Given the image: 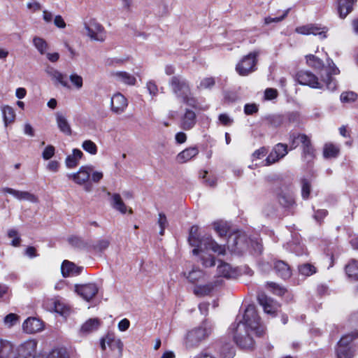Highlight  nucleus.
I'll use <instances>...</instances> for the list:
<instances>
[{"label": "nucleus", "mask_w": 358, "mask_h": 358, "mask_svg": "<svg viewBox=\"0 0 358 358\" xmlns=\"http://www.w3.org/2000/svg\"><path fill=\"white\" fill-rule=\"evenodd\" d=\"M230 330L233 333L234 340L242 348H252L254 341L251 336L253 333L258 336L264 334V327L260 323L255 306L248 305L242 319L236 324H232Z\"/></svg>", "instance_id": "obj_1"}, {"label": "nucleus", "mask_w": 358, "mask_h": 358, "mask_svg": "<svg viewBox=\"0 0 358 358\" xmlns=\"http://www.w3.org/2000/svg\"><path fill=\"white\" fill-rule=\"evenodd\" d=\"M198 227L193 226L191 227L189 236V244L194 247L192 253L194 255H199L202 264L206 267H210L215 265V258L213 255H208V252L211 250L217 255H224L226 248L224 245H219L211 236L199 238Z\"/></svg>", "instance_id": "obj_2"}, {"label": "nucleus", "mask_w": 358, "mask_h": 358, "mask_svg": "<svg viewBox=\"0 0 358 358\" xmlns=\"http://www.w3.org/2000/svg\"><path fill=\"white\" fill-rule=\"evenodd\" d=\"M227 243L228 248L237 253H242L249 249L253 255H259L263 251L261 239L258 237L248 239L244 233H235L229 236Z\"/></svg>", "instance_id": "obj_3"}, {"label": "nucleus", "mask_w": 358, "mask_h": 358, "mask_svg": "<svg viewBox=\"0 0 358 358\" xmlns=\"http://www.w3.org/2000/svg\"><path fill=\"white\" fill-rule=\"evenodd\" d=\"M173 93L182 103L195 109L198 108V100L191 92L188 81L180 76H173L169 80Z\"/></svg>", "instance_id": "obj_4"}, {"label": "nucleus", "mask_w": 358, "mask_h": 358, "mask_svg": "<svg viewBox=\"0 0 358 358\" xmlns=\"http://www.w3.org/2000/svg\"><path fill=\"white\" fill-rule=\"evenodd\" d=\"M212 327L210 324L203 322L199 327L189 331L186 336L185 344L187 348H194L209 336Z\"/></svg>", "instance_id": "obj_5"}, {"label": "nucleus", "mask_w": 358, "mask_h": 358, "mask_svg": "<svg viewBox=\"0 0 358 358\" xmlns=\"http://www.w3.org/2000/svg\"><path fill=\"white\" fill-rule=\"evenodd\" d=\"M259 50H255L244 56L236 64V71L238 75L246 76L257 69V57Z\"/></svg>", "instance_id": "obj_6"}, {"label": "nucleus", "mask_w": 358, "mask_h": 358, "mask_svg": "<svg viewBox=\"0 0 358 358\" xmlns=\"http://www.w3.org/2000/svg\"><path fill=\"white\" fill-rule=\"evenodd\" d=\"M84 29L87 36L92 41L103 42L106 38V31L104 27L94 19L85 22Z\"/></svg>", "instance_id": "obj_7"}, {"label": "nucleus", "mask_w": 358, "mask_h": 358, "mask_svg": "<svg viewBox=\"0 0 358 358\" xmlns=\"http://www.w3.org/2000/svg\"><path fill=\"white\" fill-rule=\"evenodd\" d=\"M292 141V148H295L298 146L300 141L303 145V157L307 162H311L315 157V150L311 145L310 140L305 134H292L290 136Z\"/></svg>", "instance_id": "obj_8"}, {"label": "nucleus", "mask_w": 358, "mask_h": 358, "mask_svg": "<svg viewBox=\"0 0 358 358\" xmlns=\"http://www.w3.org/2000/svg\"><path fill=\"white\" fill-rule=\"evenodd\" d=\"M296 80L301 85H307L312 88L322 89L323 84L318 78L308 71H300L296 73Z\"/></svg>", "instance_id": "obj_9"}, {"label": "nucleus", "mask_w": 358, "mask_h": 358, "mask_svg": "<svg viewBox=\"0 0 358 358\" xmlns=\"http://www.w3.org/2000/svg\"><path fill=\"white\" fill-rule=\"evenodd\" d=\"M92 171L93 166L92 165L82 166L76 173H68L66 176L75 183L83 185L89 182Z\"/></svg>", "instance_id": "obj_10"}, {"label": "nucleus", "mask_w": 358, "mask_h": 358, "mask_svg": "<svg viewBox=\"0 0 358 358\" xmlns=\"http://www.w3.org/2000/svg\"><path fill=\"white\" fill-rule=\"evenodd\" d=\"M197 122L196 113L189 108H185L179 116L178 126L188 131L194 127Z\"/></svg>", "instance_id": "obj_11"}, {"label": "nucleus", "mask_w": 358, "mask_h": 358, "mask_svg": "<svg viewBox=\"0 0 358 358\" xmlns=\"http://www.w3.org/2000/svg\"><path fill=\"white\" fill-rule=\"evenodd\" d=\"M100 344L102 350H106V344H107L111 350H117L119 356H122L123 343L120 338H117L114 334H108L105 338H101Z\"/></svg>", "instance_id": "obj_12"}, {"label": "nucleus", "mask_w": 358, "mask_h": 358, "mask_svg": "<svg viewBox=\"0 0 358 358\" xmlns=\"http://www.w3.org/2000/svg\"><path fill=\"white\" fill-rule=\"evenodd\" d=\"M327 28L325 27H321L317 24H306L296 28L295 31L296 33L303 35H318L321 38H327L326 33L327 32Z\"/></svg>", "instance_id": "obj_13"}, {"label": "nucleus", "mask_w": 358, "mask_h": 358, "mask_svg": "<svg viewBox=\"0 0 358 358\" xmlns=\"http://www.w3.org/2000/svg\"><path fill=\"white\" fill-rule=\"evenodd\" d=\"M75 291L83 299L89 301L93 299L98 292V287L94 283L76 285Z\"/></svg>", "instance_id": "obj_14"}, {"label": "nucleus", "mask_w": 358, "mask_h": 358, "mask_svg": "<svg viewBox=\"0 0 358 358\" xmlns=\"http://www.w3.org/2000/svg\"><path fill=\"white\" fill-rule=\"evenodd\" d=\"M287 154V145L283 143H278L274 146L267 158L266 159V165H271L280 159L283 158Z\"/></svg>", "instance_id": "obj_15"}, {"label": "nucleus", "mask_w": 358, "mask_h": 358, "mask_svg": "<svg viewBox=\"0 0 358 358\" xmlns=\"http://www.w3.org/2000/svg\"><path fill=\"white\" fill-rule=\"evenodd\" d=\"M259 304L263 307L264 311L274 317L278 308L276 301L268 297L264 294H259L257 296Z\"/></svg>", "instance_id": "obj_16"}, {"label": "nucleus", "mask_w": 358, "mask_h": 358, "mask_svg": "<svg viewBox=\"0 0 358 358\" xmlns=\"http://www.w3.org/2000/svg\"><path fill=\"white\" fill-rule=\"evenodd\" d=\"M111 110L116 114L122 113L128 106L127 99L120 93L115 94L110 101Z\"/></svg>", "instance_id": "obj_17"}, {"label": "nucleus", "mask_w": 358, "mask_h": 358, "mask_svg": "<svg viewBox=\"0 0 358 358\" xmlns=\"http://www.w3.org/2000/svg\"><path fill=\"white\" fill-rule=\"evenodd\" d=\"M2 192L4 193L10 194L13 197L20 201L24 200L31 203H37L38 201L36 196L29 192L20 191L10 187L3 188Z\"/></svg>", "instance_id": "obj_18"}, {"label": "nucleus", "mask_w": 358, "mask_h": 358, "mask_svg": "<svg viewBox=\"0 0 358 358\" xmlns=\"http://www.w3.org/2000/svg\"><path fill=\"white\" fill-rule=\"evenodd\" d=\"M24 331L27 334H34L43 329L42 321L36 317L27 318L22 324Z\"/></svg>", "instance_id": "obj_19"}, {"label": "nucleus", "mask_w": 358, "mask_h": 358, "mask_svg": "<svg viewBox=\"0 0 358 358\" xmlns=\"http://www.w3.org/2000/svg\"><path fill=\"white\" fill-rule=\"evenodd\" d=\"M273 268L276 274L284 280L289 278L292 275V270L289 265L284 261H275L274 262Z\"/></svg>", "instance_id": "obj_20"}, {"label": "nucleus", "mask_w": 358, "mask_h": 358, "mask_svg": "<svg viewBox=\"0 0 358 358\" xmlns=\"http://www.w3.org/2000/svg\"><path fill=\"white\" fill-rule=\"evenodd\" d=\"M82 270L83 267H78L68 260H64L61 266L62 275L65 278L79 275Z\"/></svg>", "instance_id": "obj_21"}, {"label": "nucleus", "mask_w": 358, "mask_h": 358, "mask_svg": "<svg viewBox=\"0 0 358 358\" xmlns=\"http://www.w3.org/2000/svg\"><path fill=\"white\" fill-rule=\"evenodd\" d=\"M108 195L110 196V203L112 208L122 214H125L127 211V207L122 201L119 194H110L108 192Z\"/></svg>", "instance_id": "obj_22"}, {"label": "nucleus", "mask_w": 358, "mask_h": 358, "mask_svg": "<svg viewBox=\"0 0 358 358\" xmlns=\"http://www.w3.org/2000/svg\"><path fill=\"white\" fill-rule=\"evenodd\" d=\"M112 76L116 80V81L125 85H134L136 83V78L135 76L126 71L113 72Z\"/></svg>", "instance_id": "obj_23"}, {"label": "nucleus", "mask_w": 358, "mask_h": 358, "mask_svg": "<svg viewBox=\"0 0 358 358\" xmlns=\"http://www.w3.org/2000/svg\"><path fill=\"white\" fill-rule=\"evenodd\" d=\"M83 156V152L77 148L72 150V154L65 159V165L68 169H73L79 164V161Z\"/></svg>", "instance_id": "obj_24"}, {"label": "nucleus", "mask_w": 358, "mask_h": 358, "mask_svg": "<svg viewBox=\"0 0 358 358\" xmlns=\"http://www.w3.org/2000/svg\"><path fill=\"white\" fill-rule=\"evenodd\" d=\"M56 122L59 131L66 136H71L72 130L66 117L61 113H56Z\"/></svg>", "instance_id": "obj_25"}, {"label": "nucleus", "mask_w": 358, "mask_h": 358, "mask_svg": "<svg viewBox=\"0 0 358 358\" xmlns=\"http://www.w3.org/2000/svg\"><path fill=\"white\" fill-rule=\"evenodd\" d=\"M357 0H338V13L339 17L342 19L345 18L353 8V6Z\"/></svg>", "instance_id": "obj_26"}, {"label": "nucleus", "mask_w": 358, "mask_h": 358, "mask_svg": "<svg viewBox=\"0 0 358 358\" xmlns=\"http://www.w3.org/2000/svg\"><path fill=\"white\" fill-rule=\"evenodd\" d=\"M199 154L197 147H189L180 152L176 157V159L179 163H185Z\"/></svg>", "instance_id": "obj_27"}, {"label": "nucleus", "mask_w": 358, "mask_h": 358, "mask_svg": "<svg viewBox=\"0 0 358 358\" xmlns=\"http://www.w3.org/2000/svg\"><path fill=\"white\" fill-rule=\"evenodd\" d=\"M45 72L52 78V80L61 84L63 87H69L66 77L64 74L50 66H48L46 69Z\"/></svg>", "instance_id": "obj_28"}, {"label": "nucleus", "mask_w": 358, "mask_h": 358, "mask_svg": "<svg viewBox=\"0 0 358 358\" xmlns=\"http://www.w3.org/2000/svg\"><path fill=\"white\" fill-rule=\"evenodd\" d=\"M5 127L13 123L15 120V112L13 107L8 105H2L0 106Z\"/></svg>", "instance_id": "obj_29"}, {"label": "nucleus", "mask_w": 358, "mask_h": 358, "mask_svg": "<svg viewBox=\"0 0 358 358\" xmlns=\"http://www.w3.org/2000/svg\"><path fill=\"white\" fill-rule=\"evenodd\" d=\"M15 355L13 345L6 340H0V358H12Z\"/></svg>", "instance_id": "obj_30"}, {"label": "nucleus", "mask_w": 358, "mask_h": 358, "mask_svg": "<svg viewBox=\"0 0 358 358\" xmlns=\"http://www.w3.org/2000/svg\"><path fill=\"white\" fill-rule=\"evenodd\" d=\"M101 324L98 318H91L87 320L81 327V331L85 334H89L98 329Z\"/></svg>", "instance_id": "obj_31"}, {"label": "nucleus", "mask_w": 358, "mask_h": 358, "mask_svg": "<svg viewBox=\"0 0 358 358\" xmlns=\"http://www.w3.org/2000/svg\"><path fill=\"white\" fill-rule=\"evenodd\" d=\"M336 355L337 358H353L355 356V349L352 346L337 345Z\"/></svg>", "instance_id": "obj_32"}, {"label": "nucleus", "mask_w": 358, "mask_h": 358, "mask_svg": "<svg viewBox=\"0 0 358 358\" xmlns=\"http://www.w3.org/2000/svg\"><path fill=\"white\" fill-rule=\"evenodd\" d=\"M345 272L350 278L358 280V262L351 259L345 266Z\"/></svg>", "instance_id": "obj_33"}, {"label": "nucleus", "mask_w": 358, "mask_h": 358, "mask_svg": "<svg viewBox=\"0 0 358 358\" xmlns=\"http://www.w3.org/2000/svg\"><path fill=\"white\" fill-rule=\"evenodd\" d=\"M339 151L338 146L333 143H327L324 147L323 155L324 158H335L338 156Z\"/></svg>", "instance_id": "obj_34"}, {"label": "nucleus", "mask_w": 358, "mask_h": 358, "mask_svg": "<svg viewBox=\"0 0 358 358\" xmlns=\"http://www.w3.org/2000/svg\"><path fill=\"white\" fill-rule=\"evenodd\" d=\"M33 45L41 55H45L49 48L47 41L39 36L34 37Z\"/></svg>", "instance_id": "obj_35"}, {"label": "nucleus", "mask_w": 358, "mask_h": 358, "mask_svg": "<svg viewBox=\"0 0 358 358\" xmlns=\"http://www.w3.org/2000/svg\"><path fill=\"white\" fill-rule=\"evenodd\" d=\"M278 201L285 208L292 206L294 204L293 195L289 192H282L278 196Z\"/></svg>", "instance_id": "obj_36"}, {"label": "nucleus", "mask_w": 358, "mask_h": 358, "mask_svg": "<svg viewBox=\"0 0 358 358\" xmlns=\"http://www.w3.org/2000/svg\"><path fill=\"white\" fill-rule=\"evenodd\" d=\"M213 228L216 233L220 236H227L229 231V226L227 222L224 221H217L213 223Z\"/></svg>", "instance_id": "obj_37"}, {"label": "nucleus", "mask_w": 358, "mask_h": 358, "mask_svg": "<svg viewBox=\"0 0 358 358\" xmlns=\"http://www.w3.org/2000/svg\"><path fill=\"white\" fill-rule=\"evenodd\" d=\"M301 196L303 199H308L311 191L312 180L310 178H302L301 179Z\"/></svg>", "instance_id": "obj_38"}, {"label": "nucleus", "mask_w": 358, "mask_h": 358, "mask_svg": "<svg viewBox=\"0 0 358 358\" xmlns=\"http://www.w3.org/2000/svg\"><path fill=\"white\" fill-rule=\"evenodd\" d=\"M298 270L299 274L304 277L310 276L317 272L316 268L308 263L299 266Z\"/></svg>", "instance_id": "obj_39"}, {"label": "nucleus", "mask_w": 358, "mask_h": 358, "mask_svg": "<svg viewBox=\"0 0 358 358\" xmlns=\"http://www.w3.org/2000/svg\"><path fill=\"white\" fill-rule=\"evenodd\" d=\"M306 58L307 64L310 67L317 70L322 69L324 67L323 62L317 57L313 55H307Z\"/></svg>", "instance_id": "obj_40"}, {"label": "nucleus", "mask_w": 358, "mask_h": 358, "mask_svg": "<svg viewBox=\"0 0 358 358\" xmlns=\"http://www.w3.org/2000/svg\"><path fill=\"white\" fill-rule=\"evenodd\" d=\"M217 274L227 278H231L233 274L231 266L227 263L221 262L217 266Z\"/></svg>", "instance_id": "obj_41"}, {"label": "nucleus", "mask_w": 358, "mask_h": 358, "mask_svg": "<svg viewBox=\"0 0 358 358\" xmlns=\"http://www.w3.org/2000/svg\"><path fill=\"white\" fill-rule=\"evenodd\" d=\"M213 289L212 284L198 285L194 288V293L198 296H203L209 294Z\"/></svg>", "instance_id": "obj_42"}, {"label": "nucleus", "mask_w": 358, "mask_h": 358, "mask_svg": "<svg viewBox=\"0 0 358 358\" xmlns=\"http://www.w3.org/2000/svg\"><path fill=\"white\" fill-rule=\"evenodd\" d=\"M83 149L90 155H95L98 152L96 145L91 140H85L82 143Z\"/></svg>", "instance_id": "obj_43"}, {"label": "nucleus", "mask_w": 358, "mask_h": 358, "mask_svg": "<svg viewBox=\"0 0 358 358\" xmlns=\"http://www.w3.org/2000/svg\"><path fill=\"white\" fill-rule=\"evenodd\" d=\"M287 249L298 256L303 255L306 252L304 245L299 242L287 243Z\"/></svg>", "instance_id": "obj_44"}, {"label": "nucleus", "mask_w": 358, "mask_h": 358, "mask_svg": "<svg viewBox=\"0 0 358 358\" xmlns=\"http://www.w3.org/2000/svg\"><path fill=\"white\" fill-rule=\"evenodd\" d=\"M203 272L201 269H192L187 275L189 282L194 283L203 277Z\"/></svg>", "instance_id": "obj_45"}, {"label": "nucleus", "mask_w": 358, "mask_h": 358, "mask_svg": "<svg viewBox=\"0 0 358 358\" xmlns=\"http://www.w3.org/2000/svg\"><path fill=\"white\" fill-rule=\"evenodd\" d=\"M110 241L107 238H101L96 241L92 245L94 250L96 252H103L108 248Z\"/></svg>", "instance_id": "obj_46"}, {"label": "nucleus", "mask_w": 358, "mask_h": 358, "mask_svg": "<svg viewBox=\"0 0 358 358\" xmlns=\"http://www.w3.org/2000/svg\"><path fill=\"white\" fill-rule=\"evenodd\" d=\"M358 338V333L348 334L343 336L338 342V346H350V343L355 338Z\"/></svg>", "instance_id": "obj_47"}, {"label": "nucleus", "mask_w": 358, "mask_h": 358, "mask_svg": "<svg viewBox=\"0 0 358 358\" xmlns=\"http://www.w3.org/2000/svg\"><path fill=\"white\" fill-rule=\"evenodd\" d=\"M69 242L72 246L79 249H84L87 247V243L78 236L70 237Z\"/></svg>", "instance_id": "obj_48"}, {"label": "nucleus", "mask_w": 358, "mask_h": 358, "mask_svg": "<svg viewBox=\"0 0 358 358\" xmlns=\"http://www.w3.org/2000/svg\"><path fill=\"white\" fill-rule=\"evenodd\" d=\"M235 355V350L231 345H225L222 347L220 356L222 358H233Z\"/></svg>", "instance_id": "obj_49"}, {"label": "nucleus", "mask_w": 358, "mask_h": 358, "mask_svg": "<svg viewBox=\"0 0 358 358\" xmlns=\"http://www.w3.org/2000/svg\"><path fill=\"white\" fill-rule=\"evenodd\" d=\"M157 223L160 227L159 234L161 236H163L164 234V230L166 228V227L168 226L167 218L164 213H159Z\"/></svg>", "instance_id": "obj_50"}, {"label": "nucleus", "mask_w": 358, "mask_h": 358, "mask_svg": "<svg viewBox=\"0 0 358 358\" xmlns=\"http://www.w3.org/2000/svg\"><path fill=\"white\" fill-rule=\"evenodd\" d=\"M289 8L284 10L282 12V14L279 16V17H266L264 18V23L266 24H269L271 23H273V22H275V23H277V22H281L282 20H283L286 16L287 15V14L289 13Z\"/></svg>", "instance_id": "obj_51"}, {"label": "nucleus", "mask_w": 358, "mask_h": 358, "mask_svg": "<svg viewBox=\"0 0 358 358\" xmlns=\"http://www.w3.org/2000/svg\"><path fill=\"white\" fill-rule=\"evenodd\" d=\"M8 236L9 238H13L11 245L15 247H17L20 245L21 239L18 235L17 230L12 229L8 231Z\"/></svg>", "instance_id": "obj_52"}, {"label": "nucleus", "mask_w": 358, "mask_h": 358, "mask_svg": "<svg viewBox=\"0 0 358 358\" xmlns=\"http://www.w3.org/2000/svg\"><path fill=\"white\" fill-rule=\"evenodd\" d=\"M267 286L275 294L278 296L283 295L286 292L284 287L273 282H267Z\"/></svg>", "instance_id": "obj_53"}, {"label": "nucleus", "mask_w": 358, "mask_h": 358, "mask_svg": "<svg viewBox=\"0 0 358 358\" xmlns=\"http://www.w3.org/2000/svg\"><path fill=\"white\" fill-rule=\"evenodd\" d=\"M69 80L76 89L80 90L82 88L83 85V80L80 76L76 73H73L70 75Z\"/></svg>", "instance_id": "obj_54"}, {"label": "nucleus", "mask_w": 358, "mask_h": 358, "mask_svg": "<svg viewBox=\"0 0 358 358\" xmlns=\"http://www.w3.org/2000/svg\"><path fill=\"white\" fill-rule=\"evenodd\" d=\"M357 97L356 93L353 92H346L341 94V101L343 103H350L355 101Z\"/></svg>", "instance_id": "obj_55"}, {"label": "nucleus", "mask_w": 358, "mask_h": 358, "mask_svg": "<svg viewBox=\"0 0 358 358\" xmlns=\"http://www.w3.org/2000/svg\"><path fill=\"white\" fill-rule=\"evenodd\" d=\"M320 82L322 83L323 86L325 85L327 89L330 91H334L336 89V82L331 76H327V78L322 79Z\"/></svg>", "instance_id": "obj_56"}, {"label": "nucleus", "mask_w": 358, "mask_h": 358, "mask_svg": "<svg viewBox=\"0 0 358 358\" xmlns=\"http://www.w3.org/2000/svg\"><path fill=\"white\" fill-rule=\"evenodd\" d=\"M215 82L213 78H205L201 80L199 85H198V88L210 89L215 85Z\"/></svg>", "instance_id": "obj_57"}, {"label": "nucleus", "mask_w": 358, "mask_h": 358, "mask_svg": "<svg viewBox=\"0 0 358 358\" xmlns=\"http://www.w3.org/2000/svg\"><path fill=\"white\" fill-rule=\"evenodd\" d=\"M55 147L53 145H48L43 150L42 153V157L45 160L50 159L55 155Z\"/></svg>", "instance_id": "obj_58"}, {"label": "nucleus", "mask_w": 358, "mask_h": 358, "mask_svg": "<svg viewBox=\"0 0 358 358\" xmlns=\"http://www.w3.org/2000/svg\"><path fill=\"white\" fill-rule=\"evenodd\" d=\"M18 320V316L14 313H10L4 317V323L8 327L13 326Z\"/></svg>", "instance_id": "obj_59"}, {"label": "nucleus", "mask_w": 358, "mask_h": 358, "mask_svg": "<svg viewBox=\"0 0 358 358\" xmlns=\"http://www.w3.org/2000/svg\"><path fill=\"white\" fill-rule=\"evenodd\" d=\"M258 111V106L255 103H247L244 106V113L246 115H252Z\"/></svg>", "instance_id": "obj_60"}, {"label": "nucleus", "mask_w": 358, "mask_h": 358, "mask_svg": "<svg viewBox=\"0 0 358 358\" xmlns=\"http://www.w3.org/2000/svg\"><path fill=\"white\" fill-rule=\"evenodd\" d=\"M278 91L273 88H267L264 92V97L266 100H272L277 97Z\"/></svg>", "instance_id": "obj_61"}, {"label": "nucleus", "mask_w": 358, "mask_h": 358, "mask_svg": "<svg viewBox=\"0 0 358 358\" xmlns=\"http://www.w3.org/2000/svg\"><path fill=\"white\" fill-rule=\"evenodd\" d=\"M146 87L150 94L152 96H156L158 93V87L155 82L149 81L147 83Z\"/></svg>", "instance_id": "obj_62"}, {"label": "nucleus", "mask_w": 358, "mask_h": 358, "mask_svg": "<svg viewBox=\"0 0 358 358\" xmlns=\"http://www.w3.org/2000/svg\"><path fill=\"white\" fill-rule=\"evenodd\" d=\"M329 64V70L327 71V76H330L331 74L337 75L340 73L339 69L336 67V66L334 64L333 61L330 59L327 60Z\"/></svg>", "instance_id": "obj_63"}, {"label": "nucleus", "mask_w": 358, "mask_h": 358, "mask_svg": "<svg viewBox=\"0 0 358 358\" xmlns=\"http://www.w3.org/2000/svg\"><path fill=\"white\" fill-rule=\"evenodd\" d=\"M219 121L224 126L231 125L233 123V119L225 113L219 115Z\"/></svg>", "instance_id": "obj_64"}]
</instances>
